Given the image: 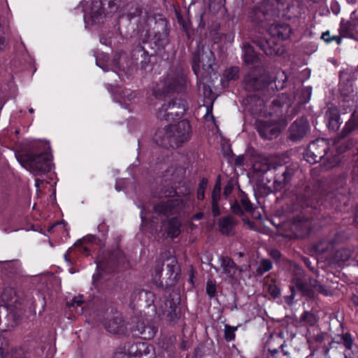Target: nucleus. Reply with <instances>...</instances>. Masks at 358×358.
Returning <instances> with one entry per match:
<instances>
[{
	"mask_svg": "<svg viewBox=\"0 0 358 358\" xmlns=\"http://www.w3.org/2000/svg\"><path fill=\"white\" fill-rule=\"evenodd\" d=\"M127 181L124 179H119L116 181L115 189L120 192L125 188Z\"/></svg>",
	"mask_w": 358,
	"mask_h": 358,
	"instance_id": "obj_54",
	"label": "nucleus"
},
{
	"mask_svg": "<svg viewBox=\"0 0 358 358\" xmlns=\"http://www.w3.org/2000/svg\"><path fill=\"white\" fill-rule=\"evenodd\" d=\"M28 163L31 173L36 176L35 186L38 194L48 184L45 176L51 170V155L47 151L32 155L29 157Z\"/></svg>",
	"mask_w": 358,
	"mask_h": 358,
	"instance_id": "obj_6",
	"label": "nucleus"
},
{
	"mask_svg": "<svg viewBox=\"0 0 358 358\" xmlns=\"http://www.w3.org/2000/svg\"><path fill=\"white\" fill-rule=\"evenodd\" d=\"M238 67L232 66L224 71L223 73L222 80L230 81L236 80L238 78Z\"/></svg>",
	"mask_w": 358,
	"mask_h": 358,
	"instance_id": "obj_38",
	"label": "nucleus"
},
{
	"mask_svg": "<svg viewBox=\"0 0 358 358\" xmlns=\"http://www.w3.org/2000/svg\"><path fill=\"white\" fill-rule=\"evenodd\" d=\"M144 293L145 295V297L148 299H152V303H154L155 302L156 297L155 294L152 292L145 291L143 289L140 292V294Z\"/></svg>",
	"mask_w": 358,
	"mask_h": 358,
	"instance_id": "obj_60",
	"label": "nucleus"
},
{
	"mask_svg": "<svg viewBox=\"0 0 358 358\" xmlns=\"http://www.w3.org/2000/svg\"><path fill=\"white\" fill-rule=\"evenodd\" d=\"M266 289L268 294H270L273 299L278 298L281 294L280 287L275 283L268 285Z\"/></svg>",
	"mask_w": 358,
	"mask_h": 358,
	"instance_id": "obj_47",
	"label": "nucleus"
},
{
	"mask_svg": "<svg viewBox=\"0 0 358 358\" xmlns=\"http://www.w3.org/2000/svg\"><path fill=\"white\" fill-rule=\"evenodd\" d=\"M186 110L185 101L182 99L164 103L158 110L157 117L167 122L182 117Z\"/></svg>",
	"mask_w": 358,
	"mask_h": 358,
	"instance_id": "obj_11",
	"label": "nucleus"
},
{
	"mask_svg": "<svg viewBox=\"0 0 358 358\" xmlns=\"http://www.w3.org/2000/svg\"><path fill=\"white\" fill-rule=\"evenodd\" d=\"M289 286L290 295L285 296V301L288 305H292L296 295V290L301 296L312 299L315 297V290L308 285L306 278V271L301 268H295L291 278Z\"/></svg>",
	"mask_w": 358,
	"mask_h": 358,
	"instance_id": "obj_7",
	"label": "nucleus"
},
{
	"mask_svg": "<svg viewBox=\"0 0 358 358\" xmlns=\"http://www.w3.org/2000/svg\"><path fill=\"white\" fill-rule=\"evenodd\" d=\"M320 203H285L275 212L276 217L290 221L292 230L301 238L308 236L313 231V219H319Z\"/></svg>",
	"mask_w": 358,
	"mask_h": 358,
	"instance_id": "obj_1",
	"label": "nucleus"
},
{
	"mask_svg": "<svg viewBox=\"0 0 358 358\" xmlns=\"http://www.w3.org/2000/svg\"><path fill=\"white\" fill-rule=\"evenodd\" d=\"M300 319L301 322L310 327L315 326L317 322L315 315L307 310L301 314Z\"/></svg>",
	"mask_w": 358,
	"mask_h": 358,
	"instance_id": "obj_39",
	"label": "nucleus"
},
{
	"mask_svg": "<svg viewBox=\"0 0 358 358\" xmlns=\"http://www.w3.org/2000/svg\"><path fill=\"white\" fill-rule=\"evenodd\" d=\"M186 79L180 72H170L160 80L153 90V95L159 99L166 94L172 92H181L184 90Z\"/></svg>",
	"mask_w": 358,
	"mask_h": 358,
	"instance_id": "obj_9",
	"label": "nucleus"
},
{
	"mask_svg": "<svg viewBox=\"0 0 358 358\" xmlns=\"http://www.w3.org/2000/svg\"><path fill=\"white\" fill-rule=\"evenodd\" d=\"M208 180L205 178H202L199 182L197 188L196 197L198 200H203L205 199V191L208 187Z\"/></svg>",
	"mask_w": 358,
	"mask_h": 358,
	"instance_id": "obj_43",
	"label": "nucleus"
},
{
	"mask_svg": "<svg viewBox=\"0 0 358 358\" xmlns=\"http://www.w3.org/2000/svg\"><path fill=\"white\" fill-rule=\"evenodd\" d=\"M308 131L309 124L308 120L303 117L297 119L289 127V138L292 141L301 140L308 134Z\"/></svg>",
	"mask_w": 358,
	"mask_h": 358,
	"instance_id": "obj_19",
	"label": "nucleus"
},
{
	"mask_svg": "<svg viewBox=\"0 0 358 358\" xmlns=\"http://www.w3.org/2000/svg\"><path fill=\"white\" fill-rule=\"evenodd\" d=\"M191 136V127L188 121L183 120L176 124H171L155 134V141L161 145L166 142L171 146L179 147L187 143Z\"/></svg>",
	"mask_w": 358,
	"mask_h": 358,
	"instance_id": "obj_4",
	"label": "nucleus"
},
{
	"mask_svg": "<svg viewBox=\"0 0 358 358\" xmlns=\"http://www.w3.org/2000/svg\"><path fill=\"white\" fill-rule=\"evenodd\" d=\"M273 268V262L268 259H262L259 261L258 267L255 271L257 276H262L265 273Z\"/></svg>",
	"mask_w": 358,
	"mask_h": 358,
	"instance_id": "obj_35",
	"label": "nucleus"
},
{
	"mask_svg": "<svg viewBox=\"0 0 358 358\" xmlns=\"http://www.w3.org/2000/svg\"><path fill=\"white\" fill-rule=\"evenodd\" d=\"M314 340L316 343H322L324 341V335L322 333L317 334Z\"/></svg>",
	"mask_w": 358,
	"mask_h": 358,
	"instance_id": "obj_64",
	"label": "nucleus"
},
{
	"mask_svg": "<svg viewBox=\"0 0 358 358\" xmlns=\"http://www.w3.org/2000/svg\"><path fill=\"white\" fill-rule=\"evenodd\" d=\"M176 203H139L141 208V230L143 233L154 234L159 227V217L169 218L177 213Z\"/></svg>",
	"mask_w": 358,
	"mask_h": 358,
	"instance_id": "obj_2",
	"label": "nucleus"
},
{
	"mask_svg": "<svg viewBox=\"0 0 358 358\" xmlns=\"http://www.w3.org/2000/svg\"><path fill=\"white\" fill-rule=\"evenodd\" d=\"M339 90L344 99H346L348 101L351 100L353 102L352 98L354 96V87L350 81H348L345 84L341 83Z\"/></svg>",
	"mask_w": 358,
	"mask_h": 358,
	"instance_id": "obj_34",
	"label": "nucleus"
},
{
	"mask_svg": "<svg viewBox=\"0 0 358 358\" xmlns=\"http://www.w3.org/2000/svg\"><path fill=\"white\" fill-rule=\"evenodd\" d=\"M127 262L124 252L120 249L119 244H117L116 248L109 252L105 267L114 272L119 268L124 267Z\"/></svg>",
	"mask_w": 358,
	"mask_h": 358,
	"instance_id": "obj_17",
	"label": "nucleus"
},
{
	"mask_svg": "<svg viewBox=\"0 0 358 358\" xmlns=\"http://www.w3.org/2000/svg\"><path fill=\"white\" fill-rule=\"evenodd\" d=\"M130 330L134 337H141L143 340H150L155 337L158 328L148 322L138 320L136 323L131 326Z\"/></svg>",
	"mask_w": 358,
	"mask_h": 358,
	"instance_id": "obj_15",
	"label": "nucleus"
},
{
	"mask_svg": "<svg viewBox=\"0 0 358 358\" xmlns=\"http://www.w3.org/2000/svg\"><path fill=\"white\" fill-rule=\"evenodd\" d=\"M271 189L265 186H259L255 189V195L257 200L261 199L264 195L269 194Z\"/></svg>",
	"mask_w": 358,
	"mask_h": 358,
	"instance_id": "obj_48",
	"label": "nucleus"
},
{
	"mask_svg": "<svg viewBox=\"0 0 358 358\" xmlns=\"http://www.w3.org/2000/svg\"><path fill=\"white\" fill-rule=\"evenodd\" d=\"M257 131L261 136L266 139H272L279 133L277 125L266 122H259Z\"/></svg>",
	"mask_w": 358,
	"mask_h": 358,
	"instance_id": "obj_24",
	"label": "nucleus"
},
{
	"mask_svg": "<svg viewBox=\"0 0 358 358\" xmlns=\"http://www.w3.org/2000/svg\"><path fill=\"white\" fill-rule=\"evenodd\" d=\"M113 358H131L130 350H127V343L120 344L114 352Z\"/></svg>",
	"mask_w": 358,
	"mask_h": 358,
	"instance_id": "obj_37",
	"label": "nucleus"
},
{
	"mask_svg": "<svg viewBox=\"0 0 358 358\" xmlns=\"http://www.w3.org/2000/svg\"><path fill=\"white\" fill-rule=\"evenodd\" d=\"M108 226L105 223L104 221H103L101 223H100L98 227V231L101 233L103 235H105L108 233Z\"/></svg>",
	"mask_w": 358,
	"mask_h": 358,
	"instance_id": "obj_58",
	"label": "nucleus"
},
{
	"mask_svg": "<svg viewBox=\"0 0 358 358\" xmlns=\"http://www.w3.org/2000/svg\"><path fill=\"white\" fill-rule=\"evenodd\" d=\"M1 300L7 305L11 306L17 301L16 291L13 287H5L1 295Z\"/></svg>",
	"mask_w": 358,
	"mask_h": 358,
	"instance_id": "obj_32",
	"label": "nucleus"
},
{
	"mask_svg": "<svg viewBox=\"0 0 358 358\" xmlns=\"http://www.w3.org/2000/svg\"><path fill=\"white\" fill-rule=\"evenodd\" d=\"M356 27L353 21L341 22L339 33L343 37L351 38L353 36Z\"/></svg>",
	"mask_w": 358,
	"mask_h": 358,
	"instance_id": "obj_33",
	"label": "nucleus"
},
{
	"mask_svg": "<svg viewBox=\"0 0 358 358\" xmlns=\"http://www.w3.org/2000/svg\"><path fill=\"white\" fill-rule=\"evenodd\" d=\"M99 311L102 317L100 322L106 331L114 334L124 333V322L120 314L111 306L110 302L106 300L102 302Z\"/></svg>",
	"mask_w": 358,
	"mask_h": 358,
	"instance_id": "obj_8",
	"label": "nucleus"
},
{
	"mask_svg": "<svg viewBox=\"0 0 358 358\" xmlns=\"http://www.w3.org/2000/svg\"><path fill=\"white\" fill-rule=\"evenodd\" d=\"M328 150L329 145L326 140L317 139L309 145L306 153V160L313 164L319 162L325 157Z\"/></svg>",
	"mask_w": 358,
	"mask_h": 358,
	"instance_id": "obj_14",
	"label": "nucleus"
},
{
	"mask_svg": "<svg viewBox=\"0 0 358 358\" xmlns=\"http://www.w3.org/2000/svg\"><path fill=\"white\" fill-rule=\"evenodd\" d=\"M203 354V352L202 348L200 347H196L194 351L193 358H201Z\"/></svg>",
	"mask_w": 358,
	"mask_h": 358,
	"instance_id": "obj_61",
	"label": "nucleus"
},
{
	"mask_svg": "<svg viewBox=\"0 0 358 358\" xmlns=\"http://www.w3.org/2000/svg\"><path fill=\"white\" fill-rule=\"evenodd\" d=\"M85 303L83 300V295L79 294L77 296H74L72 299L71 303L69 304V306L73 307H78L81 306Z\"/></svg>",
	"mask_w": 358,
	"mask_h": 358,
	"instance_id": "obj_51",
	"label": "nucleus"
},
{
	"mask_svg": "<svg viewBox=\"0 0 358 358\" xmlns=\"http://www.w3.org/2000/svg\"><path fill=\"white\" fill-rule=\"evenodd\" d=\"M170 262L166 265V274L162 277L163 264L160 262L156 263L152 273V281L162 289L169 290L173 287L179 280L180 275V268L175 259L169 260Z\"/></svg>",
	"mask_w": 358,
	"mask_h": 358,
	"instance_id": "obj_5",
	"label": "nucleus"
},
{
	"mask_svg": "<svg viewBox=\"0 0 358 358\" xmlns=\"http://www.w3.org/2000/svg\"><path fill=\"white\" fill-rule=\"evenodd\" d=\"M356 128V125L354 122L348 121L346 122L345 127L342 129L341 132L339 134L338 136V139L336 141V143H338L341 139L344 138L348 135H349Z\"/></svg>",
	"mask_w": 358,
	"mask_h": 358,
	"instance_id": "obj_40",
	"label": "nucleus"
},
{
	"mask_svg": "<svg viewBox=\"0 0 358 358\" xmlns=\"http://www.w3.org/2000/svg\"><path fill=\"white\" fill-rule=\"evenodd\" d=\"M96 236L94 235H87L81 239L77 240L74 243V246L85 255H90L91 248L85 245V243H92L96 241Z\"/></svg>",
	"mask_w": 358,
	"mask_h": 358,
	"instance_id": "obj_27",
	"label": "nucleus"
},
{
	"mask_svg": "<svg viewBox=\"0 0 358 358\" xmlns=\"http://www.w3.org/2000/svg\"><path fill=\"white\" fill-rule=\"evenodd\" d=\"M243 58L245 64H255L258 60V56L250 45L248 43L244 44L243 46Z\"/></svg>",
	"mask_w": 358,
	"mask_h": 358,
	"instance_id": "obj_31",
	"label": "nucleus"
},
{
	"mask_svg": "<svg viewBox=\"0 0 358 358\" xmlns=\"http://www.w3.org/2000/svg\"><path fill=\"white\" fill-rule=\"evenodd\" d=\"M306 281L308 283V285L310 286H311V287H313V289L317 287V285L318 283V281L317 280H315V278H313L311 276H309L306 273Z\"/></svg>",
	"mask_w": 358,
	"mask_h": 358,
	"instance_id": "obj_56",
	"label": "nucleus"
},
{
	"mask_svg": "<svg viewBox=\"0 0 358 358\" xmlns=\"http://www.w3.org/2000/svg\"><path fill=\"white\" fill-rule=\"evenodd\" d=\"M2 358H25V352L22 347H14L6 351Z\"/></svg>",
	"mask_w": 358,
	"mask_h": 358,
	"instance_id": "obj_36",
	"label": "nucleus"
},
{
	"mask_svg": "<svg viewBox=\"0 0 358 358\" xmlns=\"http://www.w3.org/2000/svg\"><path fill=\"white\" fill-rule=\"evenodd\" d=\"M260 48L264 52V53L267 55H278L279 53V50H276L275 48H272L271 46V42L266 41L265 43L261 44Z\"/></svg>",
	"mask_w": 358,
	"mask_h": 358,
	"instance_id": "obj_46",
	"label": "nucleus"
},
{
	"mask_svg": "<svg viewBox=\"0 0 358 358\" xmlns=\"http://www.w3.org/2000/svg\"><path fill=\"white\" fill-rule=\"evenodd\" d=\"M199 89L202 90L203 95H204V96L206 98H210L211 97V95L213 94V90L210 88V86H208V85H206L204 83H200V84H199Z\"/></svg>",
	"mask_w": 358,
	"mask_h": 358,
	"instance_id": "obj_52",
	"label": "nucleus"
},
{
	"mask_svg": "<svg viewBox=\"0 0 358 358\" xmlns=\"http://www.w3.org/2000/svg\"><path fill=\"white\" fill-rule=\"evenodd\" d=\"M339 161L340 159H338L337 157H334L332 161H330L329 159L324 164L325 169H329L334 167L338 164Z\"/></svg>",
	"mask_w": 358,
	"mask_h": 358,
	"instance_id": "obj_55",
	"label": "nucleus"
},
{
	"mask_svg": "<svg viewBox=\"0 0 358 358\" xmlns=\"http://www.w3.org/2000/svg\"><path fill=\"white\" fill-rule=\"evenodd\" d=\"M276 172L274 178V185L275 189H281L289 182L293 176V170L285 167L275 169Z\"/></svg>",
	"mask_w": 358,
	"mask_h": 358,
	"instance_id": "obj_22",
	"label": "nucleus"
},
{
	"mask_svg": "<svg viewBox=\"0 0 358 358\" xmlns=\"http://www.w3.org/2000/svg\"><path fill=\"white\" fill-rule=\"evenodd\" d=\"M268 32L272 37L285 40L289 37L292 30L286 23L275 22L270 26Z\"/></svg>",
	"mask_w": 358,
	"mask_h": 358,
	"instance_id": "obj_23",
	"label": "nucleus"
},
{
	"mask_svg": "<svg viewBox=\"0 0 358 358\" xmlns=\"http://www.w3.org/2000/svg\"><path fill=\"white\" fill-rule=\"evenodd\" d=\"M234 187V182L233 180H229L224 187L222 199H229V196L231 194Z\"/></svg>",
	"mask_w": 358,
	"mask_h": 358,
	"instance_id": "obj_49",
	"label": "nucleus"
},
{
	"mask_svg": "<svg viewBox=\"0 0 358 358\" xmlns=\"http://www.w3.org/2000/svg\"><path fill=\"white\" fill-rule=\"evenodd\" d=\"M136 96V93L134 91L130 90H125L122 92V94L121 95V97L125 103L127 101H131L134 100Z\"/></svg>",
	"mask_w": 358,
	"mask_h": 358,
	"instance_id": "obj_50",
	"label": "nucleus"
},
{
	"mask_svg": "<svg viewBox=\"0 0 358 358\" xmlns=\"http://www.w3.org/2000/svg\"><path fill=\"white\" fill-rule=\"evenodd\" d=\"M221 266L223 269V272L229 276L235 275L237 270L236 263L231 257L227 256L221 257Z\"/></svg>",
	"mask_w": 358,
	"mask_h": 358,
	"instance_id": "obj_29",
	"label": "nucleus"
},
{
	"mask_svg": "<svg viewBox=\"0 0 358 358\" xmlns=\"http://www.w3.org/2000/svg\"><path fill=\"white\" fill-rule=\"evenodd\" d=\"M170 310L167 315L168 320L174 324L177 323L181 317V308L174 301H168Z\"/></svg>",
	"mask_w": 358,
	"mask_h": 358,
	"instance_id": "obj_30",
	"label": "nucleus"
},
{
	"mask_svg": "<svg viewBox=\"0 0 358 358\" xmlns=\"http://www.w3.org/2000/svg\"><path fill=\"white\" fill-rule=\"evenodd\" d=\"M64 225V223L62 222L57 221L53 224L50 225L48 228V231L50 233H52L54 231L55 228L57 227L58 226Z\"/></svg>",
	"mask_w": 358,
	"mask_h": 358,
	"instance_id": "obj_62",
	"label": "nucleus"
},
{
	"mask_svg": "<svg viewBox=\"0 0 358 358\" xmlns=\"http://www.w3.org/2000/svg\"><path fill=\"white\" fill-rule=\"evenodd\" d=\"M8 342L6 340L5 337L2 335H0V357H3L5 352L6 347L7 346Z\"/></svg>",
	"mask_w": 358,
	"mask_h": 358,
	"instance_id": "obj_53",
	"label": "nucleus"
},
{
	"mask_svg": "<svg viewBox=\"0 0 358 358\" xmlns=\"http://www.w3.org/2000/svg\"><path fill=\"white\" fill-rule=\"evenodd\" d=\"M184 170L182 168L169 169L161 183L153 192L154 196L162 199L188 195L192 191V185L183 180Z\"/></svg>",
	"mask_w": 358,
	"mask_h": 358,
	"instance_id": "obj_3",
	"label": "nucleus"
},
{
	"mask_svg": "<svg viewBox=\"0 0 358 358\" xmlns=\"http://www.w3.org/2000/svg\"><path fill=\"white\" fill-rule=\"evenodd\" d=\"M231 209L236 215L241 217L247 213L255 220H262L263 214H265L264 206L258 207L254 203H231Z\"/></svg>",
	"mask_w": 358,
	"mask_h": 358,
	"instance_id": "obj_13",
	"label": "nucleus"
},
{
	"mask_svg": "<svg viewBox=\"0 0 358 358\" xmlns=\"http://www.w3.org/2000/svg\"><path fill=\"white\" fill-rule=\"evenodd\" d=\"M303 262L305 264V265L306 266V267L308 268V269L310 271H314V267L312 266V263H311L310 260L309 259V258L304 257L303 259Z\"/></svg>",
	"mask_w": 358,
	"mask_h": 358,
	"instance_id": "obj_63",
	"label": "nucleus"
},
{
	"mask_svg": "<svg viewBox=\"0 0 358 358\" xmlns=\"http://www.w3.org/2000/svg\"><path fill=\"white\" fill-rule=\"evenodd\" d=\"M238 327L231 326L229 324L224 325V338L228 341H233L236 338V331H237Z\"/></svg>",
	"mask_w": 358,
	"mask_h": 358,
	"instance_id": "obj_41",
	"label": "nucleus"
},
{
	"mask_svg": "<svg viewBox=\"0 0 358 358\" xmlns=\"http://www.w3.org/2000/svg\"><path fill=\"white\" fill-rule=\"evenodd\" d=\"M271 257L275 261H279L281 258V253L278 250L274 249L270 252Z\"/></svg>",
	"mask_w": 358,
	"mask_h": 358,
	"instance_id": "obj_59",
	"label": "nucleus"
},
{
	"mask_svg": "<svg viewBox=\"0 0 358 358\" xmlns=\"http://www.w3.org/2000/svg\"><path fill=\"white\" fill-rule=\"evenodd\" d=\"M281 333L277 334L275 336H271L267 341V348L269 356L276 358L281 352L283 355H287V352L284 350L286 346L285 341L281 336Z\"/></svg>",
	"mask_w": 358,
	"mask_h": 358,
	"instance_id": "obj_20",
	"label": "nucleus"
},
{
	"mask_svg": "<svg viewBox=\"0 0 358 358\" xmlns=\"http://www.w3.org/2000/svg\"><path fill=\"white\" fill-rule=\"evenodd\" d=\"M193 70L194 73L198 76V69L201 66L203 69H211L214 62L213 54L211 51L204 52L203 50L201 52L198 50L194 55L193 58Z\"/></svg>",
	"mask_w": 358,
	"mask_h": 358,
	"instance_id": "obj_18",
	"label": "nucleus"
},
{
	"mask_svg": "<svg viewBox=\"0 0 358 358\" xmlns=\"http://www.w3.org/2000/svg\"><path fill=\"white\" fill-rule=\"evenodd\" d=\"M340 341L337 343L344 348L343 355L345 358H358V344L355 342L353 336L349 332H343Z\"/></svg>",
	"mask_w": 358,
	"mask_h": 358,
	"instance_id": "obj_16",
	"label": "nucleus"
},
{
	"mask_svg": "<svg viewBox=\"0 0 358 358\" xmlns=\"http://www.w3.org/2000/svg\"><path fill=\"white\" fill-rule=\"evenodd\" d=\"M162 222L168 237L175 238L180 234L182 223L178 216H173L168 219L166 222L165 220Z\"/></svg>",
	"mask_w": 358,
	"mask_h": 358,
	"instance_id": "obj_21",
	"label": "nucleus"
},
{
	"mask_svg": "<svg viewBox=\"0 0 358 358\" xmlns=\"http://www.w3.org/2000/svg\"><path fill=\"white\" fill-rule=\"evenodd\" d=\"M326 117L327 119V126L329 129L336 131L339 128L341 124L340 115L336 110L330 109L327 110Z\"/></svg>",
	"mask_w": 358,
	"mask_h": 358,
	"instance_id": "obj_28",
	"label": "nucleus"
},
{
	"mask_svg": "<svg viewBox=\"0 0 358 358\" xmlns=\"http://www.w3.org/2000/svg\"><path fill=\"white\" fill-rule=\"evenodd\" d=\"M222 197L221 196V180L220 178L218 177L215 183L213 189L211 192L212 201H218Z\"/></svg>",
	"mask_w": 358,
	"mask_h": 358,
	"instance_id": "obj_42",
	"label": "nucleus"
},
{
	"mask_svg": "<svg viewBox=\"0 0 358 358\" xmlns=\"http://www.w3.org/2000/svg\"><path fill=\"white\" fill-rule=\"evenodd\" d=\"M236 222L230 215L222 217L217 221L220 232L225 236H229L233 231Z\"/></svg>",
	"mask_w": 358,
	"mask_h": 358,
	"instance_id": "obj_25",
	"label": "nucleus"
},
{
	"mask_svg": "<svg viewBox=\"0 0 358 358\" xmlns=\"http://www.w3.org/2000/svg\"><path fill=\"white\" fill-rule=\"evenodd\" d=\"M220 203H212V213L214 217H217L220 215Z\"/></svg>",
	"mask_w": 358,
	"mask_h": 358,
	"instance_id": "obj_57",
	"label": "nucleus"
},
{
	"mask_svg": "<svg viewBox=\"0 0 358 358\" xmlns=\"http://www.w3.org/2000/svg\"><path fill=\"white\" fill-rule=\"evenodd\" d=\"M206 291L210 299L214 298L217 294L215 282L208 280L206 282Z\"/></svg>",
	"mask_w": 358,
	"mask_h": 358,
	"instance_id": "obj_45",
	"label": "nucleus"
},
{
	"mask_svg": "<svg viewBox=\"0 0 358 358\" xmlns=\"http://www.w3.org/2000/svg\"><path fill=\"white\" fill-rule=\"evenodd\" d=\"M253 170L261 176H264L268 172H272L268 160L266 157H259L253 164Z\"/></svg>",
	"mask_w": 358,
	"mask_h": 358,
	"instance_id": "obj_26",
	"label": "nucleus"
},
{
	"mask_svg": "<svg viewBox=\"0 0 358 358\" xmlns=\"http://www.w3.org/2000/svg\"><path fill=\"white\" fill-rule=\"evenodd\" d=\"M276 6V9L287 10L288 12L294 8L293 0H262L260 9L259 6L254 7L249 13L248 17L253 22L258 23L266 19L269 10H272Z\"/></svg>",
	"mask_w": 358,
	"mask_h": 358,
	"instance_id": "obj_10",
	"label": "nucleus"
},
{
	"mask_svg": "<svg viewBox=\"0 0 358 358\" xmlns=\"http://www.w3.org/2000/svg\"><path fill=\"white\" fill-rule=\"evenodd\" d=\"M127 350H130L131 358H155L154 346L146 341H129Z\"/></svg>",
	"mask_w": 358,
	"mask_h": 358,
	"instance_id": "obj_12",
	"label": "nucleus"
},
{
	"mask_svg": "<svg viewBox=\"0 0 358 358\" xmlns=\"http://www.w3.org/2000/svg\"><path fill=\"white\" fill-rule=\"evenodd\" d=\"M340 204L343 203L345 208L349 207L350 204H351L352 210V224L355 225L358 224V203H339Z\"/></svg>",
	"mask_w": 358,
	"mask_h": 358,
	"instance_id": "obj_44",
	"label": "nucleus"
}]
</instances>
